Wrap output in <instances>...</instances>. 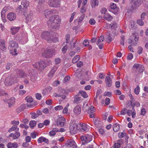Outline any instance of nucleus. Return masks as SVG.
Returning a JSON list of instances; mask_svg holds the SVG:
<instances>
[{
    "label": "nucleus",
    "instance_id": "f257e3e1",
    "mask_svg": "<svg viewBox=\"0 0 148 148\" xmlns=\"http://www.w3.org/2000/svg\"><path fill=\"white\" fill-rule=\"evenodd\" d=\"M61 22L59 17L57 15L53 16L50 17L47 23L48 26L53 29H56L58 27V24Z\"/></svg>",
    "mask_w": 148,
    "mask_h": 148
},
{
    "label": "nucleus",
    "instance_id": "f03ea898",
    "mask_svg": "<svg viewBox=\"0 0 148 148\" xmlns=\"http://www.w3.org/2000/svg\"><path fill=\"white\" fill-rule=\"evenodd\" d=\"M42 56L44 58H48L52 57L55 55V50L50 47L42 50Z\"/></svg>",
    "mask_w": 148,
    "mask_h": 148
},
{
    "label": "nucleus",
    "instance_id": "7ed1b4c3",
    "mask_svg": "<svg viewBox=\"0 0 148 148\" xmlns=\"http://www.w3.org/2000/svg\"><path fill=\"white\" fill-rule=\"evenodd\" d=\"M130 1L132 5L130 7L128 8V10L130 12L139 7L143 2L142 0H130Z\"/></svg>",
    "mask_w": 148,
    "mask_h": 148
},
{
    "label": "nucleus",
    "instance_id": "20e7f679",
    "mask_svg": "<svg viewBox=\"0 0 148 148\" xmlns=\"http://www.w3.org/2000/svg\"><path fill=\"white\" fill-rule=\"evenodd\" d=\"M144 67L142 65L135 63L133 67V71L132 72L135 75H138L143 72Z\"/></svg>",
    "mask_w": 148,
    "mask_h": 148
},
{
    "label": "nucleus",
    "instance_id": "39448f33",
    "mask_svg": "<svg viewBox=\"0 0 148 148\" xmlns=\"http://www.w3.org/2000/svg\"><path fill=\"white\" fill-rule=\"evenodd\" d=\"M79 123H75L74 121L70 123V130L71 134H76L78 130L79 131V127L80 126Z\"/></svg>",
    "mask_w": 148,
    "mask_h": 148
},
{
    "label": "nucleus",
    "instance_id": "423d86ee",
    "mask_svg": "<svg viewBox=\"0 0 148 148\" xmlns=\"http://www.w3.org/2000/svg\"><path fill=\"white\" fill-rule=\"evenodd\" d=\"M92 136L91 135L87 134L86 135L81 136L82 144L85 145L90 142L92 140Z\"/></svg>",
    "mask_w": 148,
    "mask_h": 148
},
{
    "label": "nucleus",
    "instance_id": "0eeeda50",
    "mask_svg": "<svg viewBox=\"0 0 148 148\" xmlns=\"http://www.w3.org/2000/svg\"><path fill=\"white\" fill-rule=\"evenodd\" d=\"M23 15L26 17V21L27 22H31L33 18V12L29 10L24 12Z\"/></svg>",
    "mask_w": 148,
    "mask_h": 148
},
{
    "label": "nucleus",
    "instance_id": "6e6552de",
    "mask_svg": "<svg viewBox=\"0 0 148 148\" xmlns=\"http://www.w3.org/2000/svg\"><path fill=\"white\" fill-rule=\"evenodd\" d=\"M42 38L46 40L48 42H51L53 40V38H51V33L47 31H45L41 34Z\"/></svg>",
    "mask_w": 148,
    "mask_h": 148
},
{
    "label": "nucleus",
    "instance_id": "1a4fd4ad",
    "mask_svg": "<svg viewBox=\"0 0 148 148\" xmlns=\"http://www.w3.org/2000/svg\"><path fill=\"white\" fill-rule=\"evenodd\" d=\"M34 66L36 69L42 70L44 69L46 67V64L45 61L42 60L40 62H37L33 64Z\"/></svg>",
    "mask_w": 148,
    "mask_h": 148
},
{
    "label": "nucleus",
    "instance_id": "9d476101",
    "mask_svg": "<svg viewBox=\"0 0 148 148\" xmlns=\"http://www.w3.org/2000/svg\"><path fill=\"white\" fill-rule=\"evenodd\" d=\"M60 1L61 0H49L48 4L51 7L57 8L60 5Z\"/></svg>",
    "mask_w": 148,
    "mask_h": 148
},
{
    "label": "nucleus",
    "instance_id": "9b49d317",
    "mask_svg": "<svg viewBox=\"0 0 148 148\" xmlns=\"http://www.w3.org/2000/svg\"><path fill=\"white\" fill-rule=\"evenodd\" d=\"M132 37V39L129 40L128 43L130 45H135L138 41V37L134 34H133Z\"/></svg>",
    "mask_w": 148,
    "mask_h": 148
},
{
    "label": "nucleus",
    "instance_id": "f8f14e48",
    "mask_svg": "<svg viewBox=\"0 0 148 148\" xmlns=\"http://www.w3.org/2000/svg\"><path fill=\"white\" fill-rule=\"evenodd\" d=\"M56 11L54 10L47 9L44 12V14L46 18H48L52 14H55Z\"/></svg>",
    "mask_w": 148,
    "mask_h": 148
},
{
    "label": "nucleus",
    "instance_id": "ddd939ff",
    "mask_svg": "<svg viewBox=\"0 0 148 148\" xmlns=\"http://www.w3.org/2000/svg\"><path fill=\"white\" fill-rule=\"evenodd\" d=\"M110 7L111 10L109 9V10L111 11L114 14H116L119 11V8L117 7L116 5L114 3L111 4Z\"/></svg>",
    "mask_w": 148,
    "mask_h": 148
},
{
    "label": "nucleus",
    "instance_id": "4468645a",
    "mask_svg": "<svg viewBox=\"0 0 148 148\" xmlns=\"http://www.w3.org/2000/svg\"><path fill=\"white\" fill-rule=\"evenodd\" d=\"M65 145L68 147H71L72 148H77V146L75 142L71 140L67 141Z\"/></svg>",
    "mask_w": 148,
    "mask_h": 148
},
{
    "label": "nucleus",
    "instance_id": "2eb2a0df",
    "mask_svg": "<svg viewBox=\"0 0 148 148\" xmlns=\"http://www.w3.org/2000/svg\"><path fill=\"white\" fill-rule=\"evenodd\" d=\"M16 75L19 77L23 78L27 77V74H26L25 72L22 70L19 69H16Z\"/></svg>",
    "mask_w": 148,
    "mask_h": 148
},
{
    "label": "nucleus",
    "instance_id": "dca6fc26",
    "mask_svg": "<svg viewBox=\"0 0 148 148\" xmlns=\"http://www.w3.org/2000/svg\"><path fill=\"white\" fill-rule=\"evenodd\" d=\"M5 103L8 104V107L11 108L14 106L15 102V99L14 98L11 97L9 99H6L4 101Z\"/></svg>",
    "mask_w": 148,
    "mask_h": 148
},
{
    "label": "nucleus",
    "instance_id": "f3484780",
    "mask_svg": "<svg viewBox=\"0 0 148 148\" xmlns=\"http://www.w3.org/2000/svg\"><path fill=\"white\" fill-rule=\"evenodd\" d=\"M14 82L13 78L10 75H9L7 77L4 83L6 86L11 85Z\"/></svg>",
    "mask_w": 148,
    "mask_h": 148
},
{
    "label": "nucleus",
    "instance_id": "a211bd4d",
    "mask_svg": "<svg viewBox=\"0 0 148 148\" xmlns=\"http://www.w3.org/2000/svg\"><path fill=\"white\" fill-rule=\"evenodd\" d=\"M29 3V2L27 0H23L21 2L22 5H20L18 7V8L19 9H26L28 6Z\"/></svg>",
    "mask_w": 148,
    "mask_h": 148
},
{
    "label": "nucleus",
    "instance_id": "6ab92c4d",
    "mask_svg": "<svg viewBox=\"0 0 148 148\" xmlns=\"http://www.w3.org/2000/svg\"><path fill=\"white\" fill-rule=\"evenodd\" d=\"M65 119L62 117H59L57 120V124L58 126L62 127L64 125Z\"/></svg>",
    "mask_w": 148,
    "mask_h": 148
},
{
    "label": "nucleus",
    "instance_id": "aec40b11",
    "mask_svg": "<svg viewBox=\"0 0 148 148\" xmlns=\"http://www.w3.org/2000/svg\"><path fill=\"white\" fill-rule=\"evenodd\" d=\"M10 46L8 47V49L10 50H13V48H16L18 47L17 44L13 40L10 42Z\"/></svg>",
    "mask_w": 148,
    "mask_h": 148
},
{
    "label": "nucleus",
    "instance_id": "412c9836",
    "mask_svg": "<svg viewBox=\"0 0 148 148\" xmlns=\"http://www.w3.org/2000/svg\"><path fill=\"white\" fill-rule=\"evenodd\" d=\"M7 17L8 19L10 21H13L16 18V14L12 12H10L8 14Z\"/></svg>",
    "mask_w": 148,
    "mask_h": 148
},
{
    "label": "nucleus",
    "instance_id": "4be33fe9",
    "mask_svg": "<svg viewBox=\"0 0 148 148\" xmlns=\"http://www.w3.org/2000/svg\"><path fill=\"white\" fill-rule=\"evenodd\" d=\"M80 126L79 127V131L82 132L84 131H87L88 130V127L87 125L85 124H79Z\"/></svg>",
    "mask_w": 148,
    "mask_h": 148
},
{
    "label": "nucleus",
    "instance_id": "5701e85b",
    "mask_svg": "<svg viewBox=\"0 0 148 148\" xmlns=\"http://www.w3.org/2000/svg\"><path fill=\"white\" fill-rule=\"evenodd\" d=\"M105 82L107 86L108 87H110L112 85V81L110 77L107 76L105 78Z\"/></svg>",
    "mask_w": 148,
    "mask_h": 148
},
{
    "label": "nucleus",
    "instance_id": "b1692460",
    "mask_svg": "<svg viewBox=\"0 0 148 148\" xmlns=\"http://www.w3.org/2000/svg\"><path fill=\"white\" fill-rule=\"evenodd\" d=\"M6 8H4L1 12V17L3 22L4 23L6 21Z\"/></svg>",
    "mask_w": 148,
    "mask_h": 148
},
{
    "label": "nucleus",
    "instance_id": "393cba45",
    "mask_svg": "<svg viewBox=\"0 0 148 148\" xmlns=\"http://www.w3.org/2000/svg\"><path fill=\"white\" fill-rule=\"evenodd\" d=\"M38 142L39 143H41L43 142H45L46 143H48L49 142V140L46 138H44L43 136H41L38 138Z\"/></svg>",
    "mask_w": 148,
    "mask_h": 148
},
{
    "label": "nucleus",
    "instance_id": "a878e982",
    "mask_svg": "<svg viewBox=\"0 0 148 148\" xmlns=\"http://www.w3.org/2000/svg\"><path fill=\"white\" fill-rule=\"evenodd\" d=\"M18 145L16 143H10L7 145V147L8 148H16L18 147Z\"/></svg>",
    "mask_w": 148,
    "mask_h": 148
},
{
    "label": "nucleus",
    "instance_id": "bb28decb",
    "mask_svg": "<svg viewBox=\"0 0 148 148\" xmlns=\"http://www.w3.org/2000/svg\"><path fill=\"white\" fill-rule=\"evenodd\" d=\"M25 108L26 105L24 104H23L17 109V112L18 113H20L21 112L23 111L24 110Z\"/></svg>",
    "mask_w": 148,
    "mask_h": 148
},
{
    "label": "nucleus",
    "instance_id": "cd10ccee",
    "mask_svg": "<svg viewBox=\"0 0 148 148\" xmlns=\"http://www.w3.org/2000/svg\"><path fill=\"white\" fill-rule=\"evenodd\" d=\"M20 27H13L11 28V32L12 34H15L19 30Z\"/></svg>",
    "mask_w": 148,
    "mask_h": 148
},
{
    "label": "nucleus",
    "instance_id": "c85d7f7f",
    "mask_svg": "<svg viewBox=\"0 0 148 148\" xmlns=\"http://www.w3.org/2000/svg\"><path fill=\"white\" fill-rule=\"evenodd\" d=\"M81 110V108L78 106H76L74 108V112L76 114H79Z\"/></svg>",
    "mask_w": 148,
    "mask_h": 148
},
{
    "label": "nucleus",
    "instance_id": "c756f323",
    "mask_svg": "<svg viewBox=\"0 0 148 148\" xmlns=\"http://www.w3.org/2000/svg\"><path fill=\"white\" fill-rule=\"evenodd\" d=\"M113 130L115 132H117L120 129V127L119 124L116 123L113 125Z\"/></svg>",
    "mask_w": 148,
    "mask_h": 148
},
{
    "label": "nucleus",
    "instance_id": "7c9ffc66",
    "mask_svg": "<svg viewBox=\"0 0 148 148\" xmlns=\"http://www.w3.org/2000/svg\"><path fill=\"white\" fill-rule=\"evenodd\" d=\"M99 1L98 0H91L90 4L92 8H94L95 6L98 5Z\"/></svg>",
    "mask_w": 148,
    "mask_h": 148
},
{
    "label": "nucleus",
    "instance_id": "2f4dec72",
    "mask_svg": "<svg viewBox=\"0 0 148 148\" xmlns=\"http://www.w3.org/2000/svg\"><path fill=\"white\" fill-rule=\"evenodd\" d=\"M104 18L108 21H111L112 20L113 18L110 15L108 14H106L104 16Z\"/></svg>",
    "mask_w": 148,
    "mask_h": 148
},
{
    "label": "nucleus",
    "instance_id": "473e14b6",
    "mask_svg": "<svg viewBox=\"0 0 148 148\" xmlns=\"http://www.w3.org/2000/svg\"><path fill=\"white\" fill-rule=\"evenodd\" d=\"M56 69V67H54L53 69H52L48 74V76L50 77L52 76L55 73Z\"/></svg>",
    "mask_w": 148,
    "mask_h": 148
},
{
    "label": "nucleus",
    "instance_id": "72a5a7b5",
    "mask_svg": "<svg viewBox=\"0 0 148 148\" xmlns=\"http://www.w3.org/2000/svg\"><path fill=\"white\" fill-rule=\"evenodd\" d=\"M36 121L34 120L30 121L29 123L30 127L32 129L36 125Z\"/></svg>",
    "mask_w": 148,
    "mask_h": 148
},
{
    "label": "nucleus",
    "instance_id": "f704fd0d",
    "mask_svg": "<svg viewBox=\"0 0 148 148\" xmlns=\"http://www.w3.org/2000/svg\"><path fill=\"white\" fill-rule=\"evenodd\" d=\"M80 59V57L79 55L75 56L73 58L72 60V62L75 63L76 62H77Z\"/></svg>",
    "mask_w": 148,
    "mask_h": 148
},
{
    "label": "nucleus",
    "instance_id": "c9c22d12",
    "mask_svg": "<svg viewBox=\"0 0 148 148\" xmlns=\"http://www.w3.org/2000/svg\"><path fill=\"white\" fill-rule=\"evenodd\" d=\"M106 39V42L108 43H109L112 41V39L111 37L110 34H108L107 35V38Z\"/></svg>",
    "mask_w": 148,
    "mask_h": 148
},
{
    "label": "nucleus",
    "instance_id": "e433bc0d",
    "mask_svg": "<svg viewBox=\"0 0 148 148\" xmlns=\"http://www.w3.org/2000/svg\"><path fill=\"white\" fill-rule=\"evenodd\" d=\"M86 75H85L86 79V80H88L90 77H91V73L89 71H86Z\"/></svg>",
    "mask_w": 148,
    "mask_h": 148
},
{
    "label": "nucleus",
    "instance_id": "4c0bfd02",
    "mask_svg": "<svg viewBox=\"0 0 148 148\" xmlns=\"http://www.w3.org/2000/svg\"><path fill=\"white\" fill-rule=\"evenodd\" d=\"M79 93L81 94V96L84 98H87L88 95L87 94L86 92L83 91H79Z\"/></svg>",
    "mask_w": 148,
    "mask_h": 148
},
{
    "label": "nucleus",
    "instance_id": "58836bf2",
    "mask_svg": "<svg viewBox=\"0 0 148 148\" xmlns=\"http://www.w3.org/2000/svg\"><path fill=\"white\" fill-rule=\"evenodd\" d=\"M94 108V107L93 106H91L89 108V109L88 110V113H92L94 112V110L93 109Z\"/></svg>",
    "mask_w": 148,
    "mask_h": 148
},
{
    "label": "nucleus",
    "instance_id": "ea45409f",
    "mask_svg": "<svg viewBox=\"0 0 148 148\" xmlns=\"http://www.w3.org/2000/svg\"><path fill=\"white\" fill-rule=\"evenodd\" d=\"M140 91V88L139 86H138L134 89V93L136 95H138Z\"/></svg>",
    "mask_w": 148,
    "mask_h": 148
},
{
    "label": "nucleus",
    "instance_id": "a19ab883",
    "mask_svg": "<svg viewBox=\"0 0 148 148\" xmlns=\"http://www.w3.org/2000/svg\"><path fill=\"white\" fill-rule=\"evenodd\" d=\"M68 48V46L66 45H65L62 48V51L63 53H64L66 52Z\"/></svg>",
    "mask_w": 148,
    "mask_h": 148
},
{
    "label": "nucleus",
    "instance_id": "79ce46f5",
    "mask_svg": "<svg viewBox=\"0 0 148 148\" xmlns=\"http://www.w3.org/2000/svg\"><path fill=\"white\" fill-rule=\"evenodd\" d=\"M20 135L19 132H16L14 134V139H18Z\"/></svg>",
    "mask_w": 148,
    "mask_h": 148
},
{
    "label": "nucleus",
    "instance_id": "37998d69",
    "mask_svg": "<svg viewBox=\"0 0 148 148\" xmlns=\"http://www.w3.org/2000/svg\"><path fill=\"white\" fill-rule=\"evenodd\" d=\"M17 128V126L16 125H13L11 128L8 130V132H10L13 131L15 130Z\"/></svg>",
    "mask_w": 148,
    "mask_h": 148
},
{
    "label": "nucleus",
    "instance_id": "c03bdc74",
    "mask_svg": "<svg viewBox=\"0 0 148 148\" xmlns=\"http://www.w3.org/2000/svg\"><path fill=\"white\" fill-rule=\"evenodd\" d=\"M121 40L120 41V43L121 45H124V40L125 39V37L123 35H122L121 36Z\"/></svg>",
    "mask_w": 148,
    "mask_h": 148
},
{
    "label": "nucleus",
    "instance_id": "a18cd8bd",
    "mask_svg": "<svg viewBox=\"0 0 148 148\" xmlns=\"http://www.w3.org/2000/svg\"><path fill=\"white\" fill-rule=\"evenodd\" d=\"M80 100V98L78 95H76L75 96L74 101L75 103H78Z\"/></svg>",
    "mask_w": 148,
    "mask_h": 148
},
{
    "label": "nucleus",
    "instance_id": "49530a36",
    "mask_svg": "<svg viewBox=\"0 0 148 148\" xmlns=\"http://www.w3.org/2000/svg\"><path fill=\"white\" fill-rule=\"evenodd\" d=\"M104 40V36H101L98 40L97 42V45H98L100 42H101L103 41Z\"/></svg>",
    "mask_w": 148,
    "mask_h": 148
},
{
    "label": "nucleus",
    "instance_id": "de8ad7c7",
    "mask_svg": "<svg viewBox=\"0 0 148 148\" xmlns=\"http://www.w3.org/2000/svg\"><path fill=\"white\" fill-rule=\"evenodd\" d=\"M143 19H139L137 20V24L140 26L143 25L144 24V22L143 21Z\"/></svg>",
    "mask_w": 148,
    "mask_h": 148
},
{
    "label": "nucleus",
    "instance_id": "09e8293b",
    "mask_svg": "<svg viewBox=\"0 0 148 148\" xmlns=\"http://www.w3.org/2000/svg\"><path fill=\"white\" fill-rule=\"evenodd\" d=\"M83 109L85 110V111H87L89 109V107L88 105V104H84L83 106Z\"/></svg>",
    "mask_w": 148,
    "mask_h": 148
},
{
    "label": "nucleus",
    "instance_id": "8fccbe9b",
    "mask_svg": "<svg viewBox=\"0 0 148 148\" xmlns=\"http://www.w3.org/2000/svg\"><path fill=\"white\" fill-rule=\"evenodd\" d=\"M30 114L32 116V118L33 119H34L37 118L38 116V115L37 114V113L35 112L30 113Z\"/></svg>",
    "mask_w": 148,
    "mask_h": 148
},
{
    "label": "nucleus",
    "instance_id": "3c124183",
    "mask_svg": "<svg viewBox=\"0 0 148 148\" xmlns=\"http://www.w3.org/2000/svg\"><path fill=\"white\" fill-rule=\"evenodd\" d=\"M63 108V107L62 106L59 105L56 106L55 107V109L56 110H61Z\"/></svg>",
    "mask_w": 148,
    "mask_h": 148
},
{
    "label": "nucleus",
    "instance_id": "603ef678",
    "mask_svg": "<svg viewBox=\"0 0 148 148\" xmlns=\"http://www.w3.org/2000/svg\"><path fill=\"white\" fill-rule=\"evenodd\" d=\"M36 97L37 99L40 100L41 99L42 95L40 94L37 93L36 94Z\"/></svg>",
    "mask_w": 148,
    "mask_h": 148
},
{
    "label": "nucleus",
    "instance_id": "864d4df0",
    "mask_svg": "<svg viewBox=\"0 0 148 148\" xmlns=\"http://www.w3.org/2000/svg\"><path fill=\"white\" fill-rule=\"evenodd\" d=\"M84 17L85 14H83L80 17L78 21L79 23H81L82 21L84 19Z\"/></svg>",
    "mask_w": 148,
    "mask_h": 148
},
{
    "label": "nucleus",
    "instance_id": "5fc2aeb1",
    "mask_svg": "<svg viewBox=\"0 0 148 148\" xmlns=\"http://www.w3.org/2000/svg\"><path fill=\"white\" fill-rule=\"evenodd\" d=\"M143 51V48L141 47H138V53L139 55L141 54Z\"/></svg>",
    "mask_w": 148,
    "mask_h": 148
},
{
    "label": "nucleus",
    "instance_id": "6e6d98bb",
    "mask_svg": "<svg viewBox=\"0 0 148 148\" xmlns=\"http://www.w3.org/2000/svg\"><path fill=\"white\" fill-rule=\"evenodd\" d=\"M25 99L27 100V102L29 103L32 102L33 101V99L32 98H30L28 97H26L25 98Z\"/></svg>",
    "mask_w": 148,
    "mask_h": 148
},
{
    "label": "nucleus",
    "instance_id": "4d7b16f0",
    "mask_svg": "<svg viewBox=\"0 0 148 148\" xmlns=\"http://www.w3.org/2000/svg\"><path fill=\"white\" fill-rule=\"evenodd\" d=\"M133 57V55L132 53H129L127 56V59L128 60H131Z\"/></svg>",
    "mask_w": 148,
    "mask_h": 148
},
{
    "label": "nucleus",
    "instance_id": "13d9d810",
    "mask_svg": "<svg viewBox=\"0 0 148 148\" xmlns=\"http://www.w3.org/2000/svg\"><path fill=\"white\" fill-rule=\"evenodd\" d=\"M104 96L110 97L111 96V92H106L104 93Z\"/></svg>",
    "mask_w": 148,
    "mask_h": 148
},
{
    "label": "nucleus",
    "instance_id": "bf43d9fd",
    "mask_svg": "<svg viewBox=\"0 0 148 148\" xmlns=\"http://www.w3.org/2000/svg\"><path fill=\"white\" fill-rule=\"evenodd\" d=\"M55 62L56 64H58L60 62L61 59L59 58H56L55 59Z\"/></svg>",
    "mask_w": 148,
    "mask_h": 148
},
{
    "label": "nucleus",
    "instance_id": "052dcab7",
    "mask_svg": "<svg viewBox=\"0 0 148 148\" xmlns=\"http://www.w3.org/2000/svg\"><path fill=\"white\" fill-rule=\"evenodd\" d=\"M66 42L68 43L69 42L70 35L69 34H67L66 36Z\"/></svg>",
    "mask_w": 148,
    "mask_h": 148
},
{
    "label": "nucleus",
    "instance_id": "680f3d73",
    "mask_svg": "<svg viewBox=\"0 0 148 148\" xmlns=\"http://www.w3.org/2000/svg\"><path fill=\"white\" fill-rule=\"evenodd\" d=\"M127 111V109L126 108H124L121 111V114L122 115H125L126 114Z\"/></svg>",
    "mask_w": 148,
    "mask_h": 148
},
{
    "label": "nucleus",
    "instance_id": "e2e57ef3",
    "mask_svg": "<svg viewBox=\"0 0 148 148\" xmlns=\"http://www.w3.org/2000/svg\"><path fill=\"white\" fill-rule=\"evenodd\" d=\"M89 23L91 25H94L95 23V21L94 19L91 18L90 20Z\"/></svg>",
    "mask_w": 148,
    "mask_h": 148
},
{
    "label": "nucleus",
    "instance_id": "0e129e2a",
    "mask_svg": "<svg viewBox=\"0 0 148 148\" xmlns=\"http://www.w3.org/2000/svg\"><path fill=\"white\" fill-rule=\"evenodd\" d=\"M107 11V10L106 8H103L101 10V14H106V12Z\"/></svg>",
    "mask_w": 148,
    "mask_h": 148
},
{
    "label": "nucleus",
    "instance_id": "69168bd1",
    "mask_svg": "<svg viewBox=\"0 0 148 148\" xmlns=\"http://www.w3.org/2000/svg\"><path fill=\"white\" fill-rule=\"evenodd\" d=\"M117 23L116 22H114L110 25V27L112 28H113L116 27Z\"/></svg>",
    "mask_w": 148,
    "mask_h": 148
},
{
    "label": "nucleus",
    "instance_id": "338daca9",
    "mask_svg": "<svg viewBox=\"0 0 148 148\" xmlns=\"http://www.w3.org/2000/svg\"><path fill=\"white\" fill-rule=\"evenodd\" d=\"M99 134L103 135L105 133V131L103 129L101 128L99 130Z\"/></svg>",
    "mask_w": 148,
    "mask_h": 148
},
{
    "label": "nucleus",
    "instance_id": "774afa93",
    "mask_svg": "<svg viewBox=\"0 0 148 148\" xmlns=\"http://www.w3.org/2000/svg\"><path fill=\"white\" fill-rule=\"evenodd\" d=\"M89 43V42L88 40H84L83 42V44L86 47L88 45Z\"/></svg>",
    "mask_w": 148,
    "mask_h": 148
}]
</instances>
